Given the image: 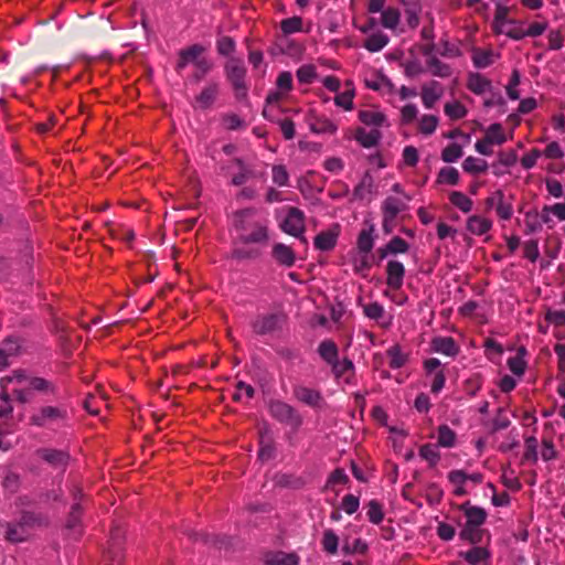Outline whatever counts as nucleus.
I'll list each match as a JSON object with an SVG mask.
<instances>
[{"instance_id": "1", "label": "nucleus", "mask_w": 565, "mask_h": 565, "mask_svg": "<svg viewBox=\"0 0 565 565\" xmlns=\"http://www.w3.org/2000/svg\"><path fill=\"white\" fill-rule=\"evenodd\" d=\"M237 245L231 252L236 260H254L263 255L270 241L269 220L263 213L245 209L236 213Z\"/></svg>"}, {"instance_id": "2", "label": "nucleus", "mask_w": 565, "mask_h": 565, "mask_svg": "<svg viewBox=\"0 0 565 565\" xmlns=\"http://www.w3.org/2000/svg\"><path fill=\"white\" fill-rule=\"evenodd\" d=\"M47 524V520L39 513L24 511L19 519L1 524L3 537L7 542L19 544L26 542L35 527Z\"/></svg>"}, {"instance_id": "3", "label": "nucleus", "mask_w": 565, "mask_h": 565, "mask_svg": "<svg viewBox=\"0 0 565 565\" xmlns=\"http://www.w3.org/2000/svg\"><path fill=\"white\" fill-rule=\"evenodd\" d=\"M70 420V413L65 405H42L29 417L31 426L56 430L65 427Z\"/></svg>"}, {"instance_id": "4", "label": "nucleus", "mask_w": 565, "mask_h": 565, "mask_svg": "<svg viewBox=\"0 0 565 565\" xmlns=\"http://www.w3.org/2000/svg\"><path fill=\"white\" fill-rule=\"evenodd\" d=\"M10 383L28 386L33 392L49 396H55L58 391L54 382L40 376H31L24 370H14L10 375L0 380L1 388L7 390Z\"/></svg>"}, {"instance_id": "5", "label": "nucleus", "mask_w": 565, "mask_h": 565, "mask_svg": "<svg viewBox=\"0 0 565 565\" xmlns=\"http://www.w3.org/2000/svg\"><path fill=\"white\" fill-rule=\"evenodd\" d=\"M268 409L275 419L291 427L295 430L298 429L302 424L301 415L291 405L282 401H270L268 404Z\"/></svg>"}, {"instance_id": "6", "label": "nucleus", "mask_w": 565, "mask_h": 565, "mask_svg": "<svg viewBox=\"0 0 565 565\" xmlns=\"http://www.w3.org/2000/svg\"><path fill=\"white\" fill-rule=\"evenodd\" d=\"M513 198L505 195L503 191L497 190L486 200L487 209H494L499 218L509 221L513 215Z\"/></svg>"}, {"instance_id": "7", "label": "nucleus", "mask_w": 565, "mask_h": 565, "mask_svg": "<svg viewBox=\"0 0 565 565\" xmlns=\"http://www.w3.org/2000/svg\"><path fill=\"white\" fill-rule=\"evenodd\" d=\"M281 230L285 233L299 237L302 242H306V238L303 237L306 230L303 213L297 207H290L286 218L281 223Z\"/></svg>"}, {"instance_id": "8", "label": "nucleus", "mask_w": 565, "mask_h": 565, "mask_svg": "<svg viewBox=\"0 0 565 565\" xmlns=\"http://www.w3.org/2000/svg\"><path fill=\"white\" fill-rule=\"evenodd\" d=\"M406 209V204L393 196L387 198L383 203V230L391 233L395 227V220L398 213Z\"/></svg>"}, {"instance_id": "9", "label": "nucleus", "mask_w": 565, "mask_h": 565, "mask_svg": "<svg viewBox=\"0 0 565 565\" xmlns=\"http://www.w3.org/2000/svg\"><path fill=\"white\" fill-rule=\"evenodd\" d=\"M205 52V47L201 44H192L184 47L178 53V61L175 64V71L181 73L189 64L198 65V62L204 61L202 54Z\"/></svg>"}, {"instance_id": "10", "label": "nucleus", "mask_w": 565, "mask_h": 565, "mask_svg": "<svg viewBox=\"0 0 565 565\" xmlns=\"http://www.w3.org/2000/svg\"><path fill=\"white\" fill-rule=\"evenodd\" d=\"M36 456L55 469H65L71 460L67 450L55 448H40Z\"/></svg>"}, {"instance_id": "11", "label": "nucleus", "mask_w": 565, "mask_h": 565, "mask_svg": "<svg viewBox=\"0 0 565 565\" xmlns=\"http://www.w3.org/2000/svg\"><path fill=\"white\" fill-rule=\"evenodd\" d=\"M285 317L279 313H268L257 317L253 323V331L259 335L271 333L281 327Z\"/></svg>"}, {"instance_id": "12", "label": "nucleus", "mask_w": 565, "mask_h": 565, "mask_svg": "<svg viewBox=\"0 0 565 565\" xmlns=\"http://www.w3.org/2000/svg\"><path fill=\"white\" fill-rule=\"evenodd\" d=\"M424 370L427 374L433 375L430 391L438 394L445 386L446 375L441 369V363L436 358H430L424 361Z\"/></svg>"}, {"instance_id": "13", "label": "nucleus", "mask_w": 565, "mask_h": 565, "mask_svg": "<svg viewBox=\"0 0 565 565\" xmlns=\"http://www.w3.org/2000/svg\"><path fill=\"white\" fill-rule=\"evenodd\" d=\"M218 93L220 84L217 82H210L202 88L200 94L195 96L193 107L200 110L210 109L217 99Z\"/></svg>"}, {"instance_id": "14", "label": "nucleus", "mask_w": 565, "mask_h": 565, "mask_svg": "<svg viewBox=\"0 0 565 565\" xmlns=\"http://www.w3.org/2000/svg\"><path fill=\"white\" fill-rule=\"evenodd\" d=\"M224 72L226 79L232 86L239 87V84L246 83L247 70L242 60L235 57L230 58L224 66Z\"/></svg>"}, {"instance_id": "15", "label": "nucleus", "mask_w": 565, "mask_h": 565, "mask_svg": "<svg viewBox=\"0 0 565 565\" xmlns=\"http://www.w3.org/2000/svg\"><path fill=\"white\" fill-rule=\"evenodd\" d=\"M386 285L393 290H398L403 286L405 277V267L398 260H390L386 265Z\"/></svg>"}, {"instance_id": "16", "label": "nucleus", "mask_w": 565, "mask_h": 565, "mask_svg": "<svg viewBox=\"0 0 565 565\" xmlns=\"http://www.w3.org/2000/svg\"><path fill=\"white\" fill-rule=\"evenodd\" d=\"M271 257L278 265L286 268L292 267L297 259L295 250L284 243L273 245Z\"/></svg>"}, {"instance_id": "17", "label": "nucleus", "mask_w": 565, "mask_h": 565, "mask_svg": "<svg viewBox=\"0 0 565 565\" xmlns=\"http://www.w3.org/2000/svg\"><path fill=\"white\" fill-rule=\"evenodd\" d=\"M294 396L298 402L311 407H319L323 402V397L318 390L303 385L294 387Z\"/></svg>"}, {"instance_id": "18", "label": "nucleus", "mask_w": 565, "mask_h": 565, "mask_svg": "<svg viewBox=\"0 0 565 565\" xmlns=\"http://www.w3.org/2000/svg\"><path fill=\"white\" fill-rule=\"evenodd\" d=\"M340 233V227L338 224L333 225L331 228L327 231L320 232L313 241V245L319 250H331L334 248L338 236Z\"/></svg>"}, {"instance_id": "19", "label": "nucleus", "mask_w": 565, "mask_h": 565, "mask_svg": "<svg viewBox=\"0 0 565 565\" xmlns=\"http://www.w3.org/2000/svg\"><path fill=\"white\" fill-rule=\"evenodd\" d=\"M263 562L265 565H298L299 557L295 553L268 551L263 554Z\"/></svg>"}, {"instance_id": "20", "label": "nucleus", "mask_w": 565, "mask_h": 565, "mask_svg": "<svg viewBox=\"0 0 565 565\" xmlns=\"http://www.w3.org/2000/svg\"><path fill=\"white\" fill-rule=\"evenodd\" d=\"M443 89L438 82L431 81L429 84H425L422 87V100L423 105L427 109H431L436 102L441 97Z\"/></svg>"}, {"instance_id": "21", "label": "nucleus", "mask_w": 565, "mask_h": 565, "mask_svg": "<svg viewBox=\"0 0 565 565\" xmlns=\"http://www.w3.org/2000/svg\"><path fill=\"white\" fill-rule=\"evenodd\" d=\"M466 227L471 234L481 236L491 230L492 221L481 215H471L467 220Z\"/></svg>"}, {"instance_id": "22", "label": "nucleus", "mask_w": 565, "mask_h": 565, "mask_svg": "<svg viewBox=\"0 0 565 565\" xmlns=\"http://www.w3.org/2000/svg\"><path fill=\"white\" fill-rule=\"evenodd\" d=\"M431 347L434 351L448 356H455L459 352V348L451 337H437L433 339Z\"/></svg>"}, {"instance_id": "23", "label": "nucleus", "mask_w": 565, "mask_h": 565, "mask_svg": "<svg viewBox=\"0 0 565 565\" xmlns=\"http://www.w3.org/2000/svg\"><path fill=\"white\" fill-rule=\"evenodd\" d=\"M409 249V244L399 236H394L384 247L379 249L381 259H384L390 254H404Z\"/></svg>"}, {"instance_id": "24", "label": "nucleus", "mask_w": 565, "mask_h": 565, "mask_svg": "<svg viewBox=\"0 0 565 565\" xmlns=\"http://www.w3.org/2000/svg\"><path fill=\"white\" fill-rule=\"evenodd\" d=\"M386 355L390 359V367L394 370L405 366L409 360L408 353L404 352L399 344H394L388 348Z\"/></svg>"}, {"instance_id": "25", "label": "nucleus", "mask_w": 565, "mask_h": 565, "mask_svg": "<svg viewBox=\"0 0 565 565\" xmlns=\"http://www.w3.org/2000/svg\"><path fill=\"white\" fill-rule=\"evenodd\" d=\"M332 372L337 379H343L345 383H351V376H353L354 365L351 360L343 359L342 361L337 360L331 364Z\"/></svg>"}, {"instance_id": "26", "label": "nucleus", "mask_w": 565, "mask_h": 565, "mask_svg": "<svg viewBox=\"0 0 565 565\" xmlns=\"http://www.w3.org/2000/svg\"><path fill=\"white\" fill-rule=\"evenodd\" d=\"M491 86V82L479 73H471L468 76L467 87L477 95L490 90Z\"/></svg>"}, {"instance_id": "27", "label": "nucleus", "mask_w": 565, "mask_h": 565, "mask_svg": "<svg viewBox=\"0 0 565 565\" xmlns=\"http://www.w3.org/2000/svg\"><path fill=\"white\" fill-rule=\"evenodd\" d=\"M382 135L377 129L366 131L364 128H358L355 140L364 148H372L377 145Z\"/></svg>"}, {"instance_id": "28", "label": "nucleus", "mask_w": 565, "mask_h": 565, "mask_svg": "<svg viewBox=\"0 0 565 565\" xmlns=\"http://www.w3.org/2000/svg\"><path fill=\"white\" fill-rule=\"evenodd\" d=\"M318 353L328 364H332L338 360L339 350L332 340H324L318 347Z\"/></svg>"}, {"instance_id": "29", "label": "nucleus", "mask_w": 565, "mask_h": 565, "mask_svg": "<svg viewBox=\"0 0 565 565\" xmlns=\"http://www.w3.org/2000/svg\"><path fill=\"white\" fill-rule=\"evenodd\" d=\"M459 555L471 565H477L482 562H486L490 556L488 550L481 546L472 547L467 552H460Z\"/></svg>"}, {"instance_id": "30", "label": "nucleus", "mask_w": 565, "mask_h": 565, "mask_svg": "<svg viewBox=\"0 0 565 565\" xmlns=\"http://www.w3.org/2000/svg\"><path fill=\"white\" fill-rule=\"evenodd\" d=\"M388 41L390 39L385 33H373L365 40L364 47L372 53L380 52L387 45Z\"/></svg>"}, {"instance_id": "31", "label": "nucleus", "mask_w": 565, "mask_h": 565, "mask_svg": "<svg viewBox=\"0 0 565 565\" xmlns=\"http://www.w3.org/2000/svg\"><path fill=\"white\" fill-rule=\"evenodd\" d=\"M449 201L452 205L463 213H469L472 210L473 202L465 193L452 191L449 193Z\"/></svg>"}, {"instance_id": "32", "label": "nucleus", "mask_w": 565, "mask_h": 565, "mask_svg": "<svg viewBox=\"0 0 565 565\" xmlns=\"http://www.w3.org/2000/svg\"><path fill=\"white\" fill-rule=\"evenodd\" d=\"M81 516H82V509L78 503H75L72 507L71 512L68 514V518L66 521V527L77 536H79L82 534Z\"/></svg>"}, {"instance_id": "33", "label": "nucleus", "mask_w": 565, "mask_h": 565, "mask_svg": "<svg viewBox=\"0 0 565 565\" xmlns=\"http://www.w3.org/2000/svg\"><path fill=\"white\" fill-rule=\"evenodd\" d=\"M420 11L422 4L419 0L411 2L405 7L406 21L411 29H416L418 26Z\"/></svg>"}, {"instance_id": "34", "label": "nucleus", "mask_w": 565, "mask_h": 565, "mask_svg": "<svg viewBox=\"0 0 565 565\" xmlns=\"http://www.w3.org/2000/svg\"><path fill=\"white\" fill-rule=\"evenodd\" d=\"M373 228L370 227V228H364L360 232L359 234V237H358V242H356V245H358V248L361 253L367 255L372 248H373V245H374V238H373Z\"/></svg>"}, {"instance_id": "35", "label": "nucleus", "mask_w": 565, "mask_h": 565, "mask_svg": "<svg viewBox=\"0 0 565 565\" xmlns=\"http://www.w3.org/2000/svg\"><path fill=\"white\" fill-rule=\"evenodd\" d=\"M492 51H484L481 49H475L472 52V63L477 68H486L493 63Z\"/></svg>"}, {"instance_id": "36", "label": "nucleus", "mask_w": 565, "mask_h": 565, "mask_svg": "<svg viewBox=\"0 0 565 565\" xmlns=\"http://www.w3.org/2000/svg\"><path fill=\"white\" fill-rule=\"evenodd\" d=\"M401 21V12L396 8H387L382 12V25L386 29L394 30Z\"/></svg>"}, {"instance_id": "37", "label": "nucleus", "mask_w": 565, "mask_h": 565, "mask_svg": "<svg viewBox=\"0 0 565 565\" xmlns=\"http://www.w3.org/2000/svg\"><path fill=\"white\" fill-rule=\"evenodd\" d=\"M427 65L430 67L434 76L445 78L451 75V67L440 62L436 56H430L427 60Z\"/></svg>"}, {"instance_id": "38", "label": "nucleus", "mask_w": 565, "mask_h": 565, "mask_svg": "<svg viewBox=\"0 0 565 565\" xmlns=\"http://www.w3.org/2000/svg\"><path fill=\"white\" fill-rule=\"evenodd\" d=\"M456 433L447 425L438 428V446L450 448L455 446Z\"/></svg>"}, {"instance_id": "39", "label": "nucleus", "mask_w": 565, "mask_h": 565, "mask_svg": "<svg viewBox=\"0 0 565 565\" xmlns=\"http://www.w3.org/2000/svg\"><path fill=\"white\" fill-rule=\"evenodd\" d=\"M359 119L364 125L380 127L384 122L385 116L379 111L361 110L359 113Z\"/></svg>"}, {"instance_id": "40", "label": "nucleus", "mask_w": 565, "mask_h": 565, "mask_svg": "<svg viewBox=\"0 0 565 565\" xmlns=\"http://www.w3.org/2000/svg\"><path fill=\"white\" fill-rule=\"evenodd\" d=\"M419 456L429 462L431 467L436 466L440 459L437 446L425 444L419 448Z\"/></svg>"}, {"instance_id": "41", "label": "nucleus", "mask_w": 565, "mask_h": 565, "mask_svg": "<svg viewBox=\"0 0 565 565\" xmlns=\"http://www.w3.org/2000/svg\"><path fill=\"white\" fill-rule=\"evenodd\" d=\"M468 524L471 525H481L486 521L487 513L483 509L478 507H469L465 512Z\"/></svg>"}, {"instance_id": "42", "label": "nucleus", "mask_w": 565, "mask_h": 565, "mask_svg": "<svg viewBox=\"0 0 565 565\" xmlns=\"http://www.w3.org/2000/svg\"><path fill=\"white\" fill-rule=\"evenodd\" d=\"M484 137L492 145H502L505 141V136L500 124L490 125Z\"/></svg>"}, {"instance_id": "43", "label": "nucleus", "mask_w": 565, "mask_h": 565, "mask_svg": "<svg viewBox=\"0 0 565 565\" xmlns=\"http://www.w3.org/2000/svg\"><path fill=\"white\" fill-rule=\"evenodd\" d=\"M195 70L191 76V81L193 83H200L213 68V63L205 58L204 61L198 62V65L194 66Z\"/></svg>"}, {"instance_id": "44", "label": "nucleus", "mask_w": 565, "mask_h": 565, "mask_svg": "<svg viewBox=\"0 0 565 565\" xmlns=\"http://www.w3.org/2000/svg\"><path fill=\"white\" fill-rule=\"evenodd\" d=\"M296 76L301 84H311L317 76L316 67L312 64L301 65L297 70Z\"/></svg>"}, {"instance_id": "45", "label": "nucleus", "mask_w": 565, "mask_h": 565, "mask_svg": "<svg viewBox=\"0 0 565 565\" xmlns=\"http://www.w3.org/2000/svg\"><path fill=\"white\" fill-rule=\"evenodd\" d=\"M444 110L449 118L455 120L461 119L467 115V109L460 102L447 103Z\"/></svg>"}, {"instance_id": "46", "label": "nucleus", "mask_w": 565, "mask_h": 565, "mask_svg": "<svg viewBox=\"0 0 565 565\" xmlns=\"http://www.w3.org/2000/svg\"><path fill=\"white\" fill-rule=\"evenodd\" d=\"M363 313L369 319L380 321L385 316V309L381 303L375 301L363 306Z\"/></svg>"}, {"instance_id": "47", "label": "nucleus", "mask_w": 565, "mask_h": 565, "mask_svg": "<svg viewBox=\"0 0 565 565\" xmlns=\"http://www.w3.org/2000/svg\"><path fill=\"white\" fill-rule=\"evenodd\" d=\"M339 539L332 530H327L323 533L322 546L329 554H335L338 551Z\"/></svg>"}, {"instance_id": "48", "label": "nucleus", "mask_w": 565, "mask_h": 565, "mask_svg": "<svg viewBox=\"0 0 565 565\" xmlns=\"http://www.w3.org/2000/svg\"><path fill=\"white\" fill-rule=\"evenodd\" d=\"M1 350L9 356H15L21 349V340L19 338L9 337L0 344Z\"/></svg>"}, {"instance_id": "49", "label": "nucleus", "mask_w": 565, "mask_h": 565, "mask_svg": "<svg viewBox=\"0 0 565 565\" xmlns=\"http://www.w3.org/2000/svg\"><path fill=\"white\" fill-rule=\"evenodd\" d=\"M462 156V148L460 145L452 142L449 143L441 152V159L445 162H455Z\"/></svg>"}, {"instance_id": "50", "label": "nucleus", "mask_w": 565, "mask_h": 565, "mask_svg": "<svg viewBox=\"0 0 565 565\" xmlns=\"http://www.w3.org/2000/svg\"><path fill=\"white\" fill-rule=\"evenodd\" d=\"M302 28V19L300 17H292L288 19H284L280 22V29L284 34H291L295 32L301 31Z\"/></svg>"}, {"instance_id": "51", "label": "nucleus", "mask_w": 565, "mask_h": 565, "mask_svg": "<svg viewBox=\"0 0 565 565\" xmlns=\"http://www.w3.org/2000/svg\"><path fill=\"white\" fill-rule=\"evenodd\" d=\"M460 537L472 544L479 543L481 541L479 525H471L466 523L465 527L460 532Z\"/></svg>"}, {"instance_id": "52", "label": "nucleus", "mask_w": 565, "mask_h": 565, "mask_svg": "<svg viewBox=\"0 0 565 565\" xmlns=\"http://www.w3.org/2000/svg\"><path fill=\"white\" fill-rule=\"evenodd\" d=\"M524 444H525L524 459L535 463L539 459L537 439L534 436H529L525 438Z\"/></svg>"}, {"instance_id": "53", "label": "nucleus", "mask_w": 565, "mask_h": 565, "mask_svg": "<svg viewBox=\"0 0 565 565\" xmlns=\"http://www.w3.org/2000/svg\"><path fill=\"white\" fill-rule=\"evenodd\" d=\"M462 167L467 173H478L484 171L487 162L479 158L468 157L465 159Z\"/></svg>"}, {"instance_id": "54", "label": "nucleus", "mask_w": 565, "mask_h": 565, "mask_svg": "<svg viewBox=\"0 0 565 565\" xmlns=\"http://www.w3.org/2000/svg\"><path fill=\"white\" fill-rule=\"evenodd\" d=\"M367 518L370 522L374 524H380L384 519V513L382 510V505L375 501L372 500L367 504Z\"/></svg>"}, {"instance_id": "55", "label": "nucleus", "mask_w": 565, "mask_h": 565, "mask_svg": "<svg viewBox=\"0 0 565 565\" xmlns=\"http://www.w3.org/2000/svg\"><path fill=\"white\" fill-rule=\"evenodd\" d=\"M13 413V406L11 404V398L6 388H1L0 392V417L8 418Z\"/></svg>"}, {"instance_id": "56", "label": "nucleus", "mask_w": 565, "mask_h": 565, "mask_svg": "<svg viewBox=\"0 0 565 565\" xmlns=\"http://www.w3.org/2000/svg\"><path fill=\"white\" fill-rule=\"evenodd\" d=\"M438 125V118L434 115H424L419 122V131L424 135H431Z\"/></svg>"}, {"instance_id": "57", "label": "nucleus", "mask_w": 565, "mask_h": 565, "mask_svg": "<svg viewBox=\"0 0 565 565\" xmlns=\"http://www.w3.org/2000/svg\"><path fill=\"white\" fill-rule=\"evenodd\" d=\"M520 78H521L520 72L518 70H513L510 81H509V84L505 87L507 94H508L509 98L512 100H516L520 98V94L516 90V86L520 84Z\"/></svg>"}, {"instance_id": "58", "label": "nucleus", "mask_w": 565, "mask_h": 565, "mask_svg": "<svg viewBox=\"0 0 565 565\" xmlns=\"http://www.w3.org/2000/svg\"><path fill=\"white\" fill-rule=\"evenodd\" d=\"M353 89H348L341 94H338L334 98V103L337 106L344 108L345 110H351L353 108Z\"/></svg>"}, {"instance_id": "59", "label": "nucleus", "mask_w": 565, "mask_h": 565, "mask_svg": "<svg viewBox=\"0 0 565 565\" xmlns=\"http://www.w3.org/2000/svg\"><path fill=\"white\" fill-rule=\"evenodd\" d=\"M216 47L218 54L227 56L234 52L236 44L233 38L222 36L217 40Z\"/></svg>"}, {"instance_id": "60", "label": "nucleus", "mask_w": 565, "mask_h": 565, "mask_svg": "<svg viewBox=\"0 0 565 565\" xmlns=\"http://www.w3.org/2000/svg\"><path fill=\"white\" fill-rule=\"evenodd\" d=\"M508 366L514 375L522 376L525 372L526 362L518 354L508 360Z\"/></svg>"}, {"instance_id": "61", "label": "nucleus", "mask_w": 565, "mask_h": 565, "mask_svg": "<svg viewBox=\"0 0 565 565\" xmlns=\"http://www.w3.org/2000/svg\"><path fill=\"white\" fill-rule=\"evenodd\" d=\"M222 120L227 130H239L245 127L244 120L236 114H225Z\"/></svg>"}, {"instance_id": "62", "label": "nucleus", "mask_w": 565, "mask_h": 565, "mask_svg": "<svg viewBox=\"0 0 565 565\" xmlns=\"http://www.w3.org/2000/svg\"><path fill=\"white\" fill-rule=\"evenodd\" d=\"M510 12V8L507 6H502L501 3H497L495 6V14H494V23L495 25L511 23L515 24V20H508V14Z\"/></svg>"}, {"instance_id": "63", "label": "nucleus", "mask_w": 565, "mask_h": 565, "mask_svg": "<svg viewBox=\"0 0 565 565\" xmlns=\"http://www.w3.org/2000/svg\"><path fill=\"white\" fill-rule=\"evenodd\" d=\"M545 320L555 327H565V311L548 309L545 313Z\"/></svg>"}, {"instance_id": "64", "label": "nucleus", "mask_w": 565, "mask_h": 565, "mask_svg": "<svg viewBox=\"0 0 565 565\" xmlns=\"http://www.w3.org/2000/svg\"><path fill=\"white\" fill-rule=\"evenodd\" d=\"M523 250L524 257L531 262H535L540 256L539 244L535 239L526 241L524 243Z\"/></svg>"}]
</instances>
